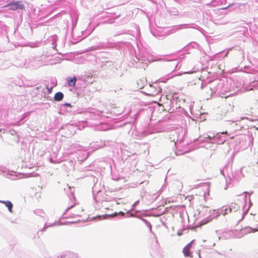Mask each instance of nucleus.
Masks as SVG:
<instances>
[{
	"label": "nucleus",
	"instance_id": "obj_1",
	"mask_svg": "<svg viewBox=\"0 0 258 258\" xmlns=\"http://www.w3.org/2000/svg\"><path fill=\"white\" fill-rule=\"evenodd\" d=\"M161 88L157 84L150 85L146 89V93L151 96L158 95L161 92Z\"/></svg>",
	"mask_w": 258,
	"mask_h": 258
},
{
	"label": "nucleus",
	"instance_id": "obj_2",
	"mask_svg": "<svg viewBox=\"0 0 258 258\" xmlns=\"http://www.w3.org/2000/svg\"><path fill=\"white\" fill-rule=\"evenodd\" d=\"M6 7H9V9L12 11H16L18 9L23 10L25 9V6L20 1L10 2Z\"/></svg>",
	"mask_w": 258,
	"mask_h": 258
},
{
	"label": "nucleus",
	"instance_id": "obj_3",
	"mask_svg": "<svg viewBox=\"0 0 258 258\" xmlns=\"http://www.w3.org/2000/svg\"><path fill=\"white\" fill-rule=\"evenodd\" d=\"M191 247V243L187 244L182 250V252L184 254V255L186 257H192L191 253L190 252V248Z\"/></svg>",
	"mask_w": 258,
	"mask_h": 258
},
{
	"label": "nucleus",
	"instance_id": "obj_4",
	"mask_svg": "<svg viewBox=\"0 0 258 258\" xmlns=\"http://www.w3.org/2000/svg\"><path fill=\"white\" fill-rule=\"evenodd\" d=\"M1 202L5 205V206L8 208L9 211L12 213L13 210V204L10 201H1Z\"/></svg>",
	"mask_w": 258,
	"mask_h": 258
},
{
	"label": "nucleus",
	"instance_id": "obj_5",
	"mask_svg": "<svg viewBox=\"0 0 258 258\" xmlns=\"http://www.w3.org/2000/svg\"><path fill=\"white\" fill-rule=\"evenodd\" d=\"M63 98V94L61 92L56 93L54 97V99L55 101H61Z\"/></svg>",
	"mask_w": 258,
	"mask_h": 258
},
{
	"label": "nucleus",
	"instance_id": "obj_6",
	"mask_svg": "<svg viewBox=\"0 0 258 258\" xmlns=\"http://www.w3.org/2000/svg\"><path fill=\"white\" fill-rule=\"evenodd\" d=\"M178 136V134L176 132H174L171 133L170 135V138L171 139V141L174 142L175 143V141L177 140V137Z\"/></svg>",
	"mask_w": 258,
	"mask_h": 258
},
{
	"label": "nucleus",
	"instance_id": "obj_7",
	"mask_svg": "<svg viewBox=\"0 0 258 258\" xmlns=\"http://www.w3.org/2000/svg\"><path fill=\"white\" fill-rule=\"evenodd\" d=\"M77 79L76 77L71 78L68 80V84L70 86H74L75 85Z\"/></svg>",
	"mask_w": 258,
	"mask_h": 258
},
{
	"label": "nucleus",
	"instance_id": "obj_8",
	"mask_svg": "<svg viewBox=\"0 0 258 258\" xmlns=\"http://www.w3.org/2000/svg\"><path fill=\"white\" fill-rule=\"evenodd\" d=\"M212 218L208 217V218L206 221H205V220L202 221V224L204 225V224H207V223L210 222L212 220Z\"/></svg>",
	"mask_w": 258,
	"mask_h": 258
},
{
	"label": "nucleus",
	"instance_id": "obj_9",
	"mask_svg": "<svg viewBox=\"0 0 258 258\" xmlns=\"http://www.w3.org/2000/svg\"><path fill=\"white\" fill-rule=\"evenodd\" d=\"M251 231L252 232H256V231H258V226L256 228H255L252 229Z\"/></svg>",
	"mask_w": 258,
	"mask_h": 258
},
{
	"label": "nucleus",
	"instance_id": "obj_10",
	"mask_svg": "<svg viewBox=\"0 0 258 258\" xmlns=\"http://www.w3.org/2000/svg\"><path fill=\"white\" fill-rule=\"evenodd\" d=\"M205 212H206V213H209V212H210V210H209V209H208V208H206V209H205Z\"/></svg>",
	"mask_w": 258,
	"mask_h": 258
},
{
	"label": "nucleus",
	"instance_id": "obj_11",
	"mask_svg": "<svg viewBox=\"0 0 258 258\" xmlns=\"http://www.w3.org/2000/svg\"><path fill=\"white\" fill-rule=\"evenodd\" d=\"M64 105L67 106H71V104L69 103H65Z\"/></svg>",
	"mask_w": 258,
	"mask_h": 258
},
{
	"label": "nucleus",
	"instance_id": "obj_12",
	"mask_svg": "<svg viewBox=\"0 0 258 258\" xmlns=\"http://www.w3.org/2000/svg\"><path fill=\"white\" fill-rule=\"evenodd\" d=\"M175 68L177 66V62L175 63Z\"/></svg>",
	"mask_w": 258,
	"mask_h": 258
},
{
	"label": "nucleus",
	"instance_id": "obj_13",
	"mask_svg": "<svg viewBox=\"0 0 258 258\" xmlns=\"http://www.w3.org/2000/svg\"><path fill=\"white\" fill-rule=\"evenodd\" d=\"M226 133H227V132L226 131V132H223V133H222V134H226Z\"/></svg>",
	"mask_w": 258,
	"mask_h": 258
},
{
	"label": "nucleus",
	"instance_id": "obj_14",
	"mask_svg": "<svg viewBox=\"0 0 258 258\" xmlns=\"http://www.w3.org/2000/svg\"><path fill=\"white\" fill-rule=\"evenodd\" d=\"M1 131H2V130H1V129H0V132H1Z\"/></svg>",
	"mask_w": 258,
	"mask_h": 258
}]
</instances>
